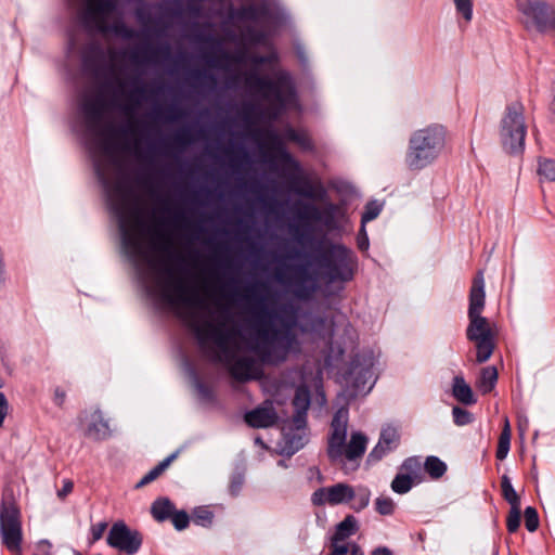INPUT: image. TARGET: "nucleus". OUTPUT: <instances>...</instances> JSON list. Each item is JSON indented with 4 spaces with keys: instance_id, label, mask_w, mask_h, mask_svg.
<instances>
[{
    "instance_id": "nucleus-1",
    "label": "nucleus",
    "mask_w": 555,
    "mask_h": 555,
    "mask_svg": "<svg viewBox=\"0 0 555 555\" xmlns=\"http://www.w3.org/2000/svg\"><path fill=\"white\" fill-rule=\"evenodd\" d=\"M164 273L165 276L159 275L156 279L160 297L176 309L177 315L192 330L201 349L207 351L214 362L223 364L234 379H260L263 375V364L283 363L298 345L295 333L297 315L292 307H281L279 313H273L262 305L264 298L246 294L243 296L244 299H257V305L251 311L260 326L257 327V339L249 341L248 349L258 359L237 356L234 340L241 337L240 332L235 328H224L223 323L201 322L197 314L190 310L203 307L196 288L182 279H175L170 268H165ZM263 287V284L248 286L246 293L254 295L257 289Z\"/></svg>"
},
{
    "instance_id": "nucleus-2",
    "label": "nucleus",
    "mask_w": 555,
    "mask_h": 555,
    "mask_svg": "<svg viewBox=\"0 0 555 555\" xmlns=\"http://www.w3.org/2000/svg\"><path fill=\"white\" fill-rule=\"evenodd\" d=\"M486 304L485 293V279L483 272L478 271L475 275L472 287L469 291V306H468V326L466 328V338L475 344L476 347V362H487L495 348V336L491 322L482 317V311Z\"/></svg>"
},
{
    "instance_id": "nucleus-3",
    "label": "nucleus",
    "mask_w": 555,
    "mask_h": 555,
    "mask_svg": "<svg viewBox=\"0 0 555 555\" xmlns=\"http://www.w3.org/2000/svg\"><path fill=\"white\" fill-rule=\"evenodd\" d=\"M319 278L326 284L346 283L353 279L358 260L354 253L343 244L325 242L315 257Z\"/></svg>"
},
{
    "instance_id": "nucleus-4",
    "label": "nucleus",
    "mask_w": 555,
    "mask_h": 555,
    "mask_svg": "<svg viewBox=\"0 0 555 555\" xmlns=\"http://www.w3.org/2000/svg\"><path fill=\"white\" fill-rule=\"evenodd\" d=\"M446 129L431 125L415 131L409 141L405 164L411 170H421L431 164L444 146Z\"/></svg>"
},
{
    "instance_id": "nucleus-5",
    "label": "nucleus",
    "mask_w": 555,
    "mask_h": 555,
    "mask_svg": "<svg viewBox=\"0 0 555 555\" xmlns=\"http://www.w3.org/2000/svg\"><path fill=\"white\" fill-rule=\"evenodd\" d=\"M245 81L250 89L275 104L271 113L273 119L278 118L285 108L297 102L295 86L287 72H278L274 75V79L250 74L246 77Z\"/></svg>"
},
{
    "instance_id": "nucleus-6",
    "label": "nucleus",
    "mask_w": 555,
    "mask_h": 555,
    "mask_svg": "<svg viewBox=\"0 0 555 555\" xmlns=\"http://www.w3.org/2000/svg\"><path fill=\"white\" fill-rule=\"evenodd\" d=\"M87 9L81 15L82 24L88 29H95L101 34L112 33L124 39H131L134 36L132 28L122 21L112 25L106 23V16L116 9L117 0H86Z\"/></svg>"
},
{
    "instance_id": "nucleus-7",
    "label": "nucleus",
    "mask_w": 555,
    "mask_h": 555,
    "mask_svg": "<svg viewBox=\"0 0 555 555\" xmlns=\"http://www.w3.org/2000/svg\"><path fill=\"white\" fill-rule=\"evenodd\" d=\"M524 113L522 103L516 101L506 106L502 117L500 139L503 149L509 154L521 153L525 149L527 126Z\"/></svg>"
},
{
    "instance_id": "nucleus-8",
    "label": "nucleus",
    "mask_w": 555,
    "mask_h": 555,
    "mask_svg": "<svg viewBox=\"0 0 555 555\" xmlns=\"http://www.w3.org/2000/svg\"><path fill=\"white\" fill-rule=\"evenodd\" d=\"M81 113L85 118L86 128L89 133L94 137L103 138V147L106 153H113L114 146L112 138L115 134L113 127H107L104 131L101 127L104 112L106 109V102L102 95L94 98H86L80 105Z\"/></svg>"
},
{
    "instance_id": "nucleus-9",
    "label": "nucleus",
    "mask_w": 555,
    "mask_h": 555,
    "mask_svg": "<svg viewBox=\"0 0 555 555\" xmlns=\"http://www.w3.org/2000/svg\"><path fill=\"white\" fill-rule=\"evenodd\" d=\"M517 7L524 14L527 29L539 33L555 31V9L537 0H517Z\"/></svg>"
},
{
    "instance_id": "nucleus-10",
    "label": "nucleus",
    "mask_w": 555,
    "mask_h": 555,
    "mask_svg": "<svg viewBox=\"0 0 555 555\" xmlns=\"http://www.w3.org/2000/svg\"><path fill=\"white\" fill-rule=\"evenodd\" d=\"M2 542L13 553L21 552L22 524L20 509L14 503H2L0 509Z\"/></svg>"
},
{
    "instance_id": "nucleus-11",
    "label": "nucleus",
    "mask_w": 555,
    "mask_h": 555,
    "mask_svg": "<svg viewBox=\"0 0 555 555\" xmlns=\"http://www.w3.org/2000/svg\"><path fill=\"white\" fill-rule=\"evenodd\" d=\"M106 542L121 553L134 555L142 546L143 535L139 530L131 529L125 521L119 520L112 525Z\"/></svg>"
},
{
    "instance_id": "nucleus-12",
    "label": "nucleus",
    "mask_w": 555,
    "mask_h": 555,
    "mask_svg": "<svg viewBox=\"0 0 555 555\" xmlns=\"http://www.w3.org/2000/svg\"><path fill=\"white\" fill-rule=\"evenodd\" d=\"M348 429V410L340 408L333 416L331 433L327 439V455L332 462L343 460L344 447Z\"/></svg>"
},
{
    "instance_id": "nucleus-13",
    "label": "nucleus",
    "mask_w": 555,
    "mask_h": 555,
    "mask_svg": "<svg viewBox=\"0 0 555 555\" xmlns=\"http://www.w3.org/2000/svg\"><path fill=\"white\" fill-rule=\"evenodd\" d=\"M352 495V486L345 482H338L330 487H322L317 489L311 494V503L314 506H324L326 504L335 506L349 503Z\"/></svg>"
},
{
    "instance_id": "nucleus-14",
    "label": "nucleus",
    "mask_w": 555,
    "mask_h": 555,
    "mask_svg": "<svg viewBox=\"0 0 555 555\" xmlns=\"http://www.w3.org/2000/svg\"><path fill=\"white\" fill-rule=\"evenodd\" d=\"M230 16L237 23L264 24L272 17V5L270 1L262 0L259 3H250L233 9Z\"/></svg>"
},
{
    "instance_id": "nucleus-15",
    "label": "nucleus",
    "mask_w": 555,
    "mask_h": 555,
    "mask_svg": "<svg viewBox=\"0 0 555 555\" xmlns=\"http://www.w3.org/2000/svg\"><path fill=\"white\" fill-rule=\"evenodd\" d=\"M400 444V434L393 426H386L382 429L377 444L367 455L369 463H376L384 456L395 451Z\"/></svg>"
},
{
    "instance_id": "nucleus-16",
    "label": "nucleus",
    "mask_w": 555,
    "mask_h": 555,
    "mask_svg": "<svg viewBox=\"0 0 555 555\" xmlns=\"http://www.w3.org/2000/svg\"><path fill=\"white\" fill-rule=\"evenodd\" d=\"M295 295L300 299H309L318 291V278L309 273L307 266H297L289 279Z\"/></svg>"
},
{
    "instance_id": "nucleus-17",
    "label": "nucleus",
    "mask_w": 555,
    "mask_h": 555,
    "mask_svg": "<svg viewBox=\"0 0 555 555\" xmlns=\"http://www.w3.org/2000/svg\"><path fill=\"white\" fill-rule=\"evenodd\" d=\"M116 212L119 217V228L121 232V241L124 247L127 249L128 254L131 257H140L142 255V244L140 237L131 230L127 214H126V205L122 201L119 205L116 206Z\"/></svg>"
},
{
    "instance_id": "nucleus-18",
    "label": "nucleus",
    "mask_w": 555,
    "mask_h": 555,
    "mask_svg": "<svg viewBox=\"0 0 555 555\" xmlns=\"http://www.w3.org/2000/svg\"><path fill=\"white\" fill-rule=\"evenodd\" d=\"M339 212L340 208L338 205L327 203L322 209L313 205L306 206L300 217L302 219L321 222L324 227L332 230L336 227Z\"/></svg>"
},
{
    "instance_id": "nucleus-19",
    "label": "nucleus",
    "mask_w": 555,
    "mask_h": 555,
    "mask_svg": "<svg viewBox=\"0 0 555 555\" xmlns=\"http://www.w3.org/2000/svg\"><path fill=\"white\" fill-rule=\"evenodd\" d=\"M246 424L254 428H267L273 426L278 421V414L272 402L267 401L262 405L248 411L244 415Z\"/></svg>"
},
{
    "instance_id": "nucleus-20",
    "label": "nucleus",
    "mask_w": 555,
    "mask_h": 555,
    "mask_svg": "<svg viewBox=\"0 0 555 555\" xmlns=\"http://www.w3.org/2000/svg\"><path fill=\"white\" fill-rule=\"evenodd\" d=\"M85 420L87 422V437L100 441L105 440L111 436L108 421L105 420L104 414L100 409H94L90 413H86Z\"/></svg>"
},
{
    "instance_id": "nucleus-21",
    "label": "nucleus",
    "mask_w": 555,
    "mask_h": 555,
    "mask_svg": "<svg viewBox=\"0 0 555 555\" xmlns=\"http://www.w3.org/2000/svg\"><path fill=\"white\" fill-rule=\"evenodd\" d=\"M310 403L311 395L309 388L306 385L298 386L293 399V405L295 409L293 423L297 429H301L306 426L307 412L310 408Z\"/></svg>"
},
{
    "instance_id": "nucleus-22",
    "label": "nucleus",
    "mask_w": 555,
    "mask_h": 555,
    "mask_svg": "<svg viewBox=\"0 0 555 555\" xmlns=\"http://www.w3.org/2000/svg\"><path fill=\"white\" fill-rule=\"evenodd\" d=\"M366 436L360 431H354L351 434L349 442H345L343 457H345L347 461H356L361 459L366 450Z\"/></svg>"
},
{
    "instance_id": "nucleus-23",
    "label": "nucleus",
    "mask_w": 555,
    "mask_h": 555,
    "mask_svg": "<svg viewBox=\"0 0 555 555\" xmlns=\"http://www.w3.org/2000/svg\"><path fill=\"white\" fill-rule=\"evenodd\" d=\"M293 182L295 192L304 197L323 199L326 195V191L320 182L313 184L306 178H294Z\"/></svg>"
},
{
    "instance_id": "nucleus-24",
    "label": "nucleus",
    "mask_w": 555,
    "mask_h": 555,
    "mask_svg": "<svg viewBox=\"0 0 555 555\" xmlns=\"http://www.w3.org/2000/svg\"><path fill=\"white\" fill-rule=\"evenodd\" d=\"M175 511L176 506L168 498H158L151 505V514L158 522L169 520Z\"/></svg>"
},
{
    "instance_id": "nucleus-25",
    "label": "nucleus",
    "mask_w": 555,
    "mask_h": 555,
    "mask_svg": "<svg viewBox=\"0 0 555 555\" xmlns=\"http://www.w3.org/2000/svg\"><path fill=\"white\" fill-rule=\"evenodd\" d=\"M453 397L461 403L473 404L476 402L470 386L464 380L462 376L453 378Z\"/></svg>"
},
{
    "instance_id": "nucleus-26",
    "label": "nucleus",
    "mask_w": 555,
    "mask_h": 555,
    "mask_svg": "<svg viewBox=\"0 0 555 555\" xmlns=\"http://www.w3.org/2000/svg\"><path fill=\"white\" fill-rule=\"evenodd\" d=\"M357 531V519L352 515H347L344 520L336 526L335 532L332 537H334L335 540H346Z\"/></svg>"
},
{
    "instance_id": "nucleus-27",
    "label": "nucleus",
    "mask_w": 555,
    "mask_h": 555,
    "mask_svg": "<svg viewBox=\"0 0 555 555\" xmlns=\"http://www.w3.org/2000/svg\"><path fill=\"white\" fill-rule=\"evenodd\" d=\"M498 380V371L495 366H487L481 370L478 380V388L482 393L490 392Z\"/></svg>"
},
{
    "instance_id": "nucleus-28",
    "label": "nucleus",
    "mask_w": 555,
    "mask_h": 555,
    "mask_svg": "<svg viewBox=\"0 0 555 555\" xmlns=\"http://www.w3.org/2000/svg\"><path fill=\"white\" fill-rule=\"evenodd\" d=\"M176 457V454H171L169 455L168 457H166L165 460H163L159 464H157L154 468H152L147 474H145L141 480L137 483V488H141V487H144L146 485H149L150 482L154 481L155 479H157L165 470L166 468L170 465V463L172 462V460Z\"/></svg>"
},
{
    "instance_id": "nucleus-29",
    "label": "nucleus",
    "mask_w": 555,
    "mask_h": 555,
    "mask_svg": "<svg viewBox=\"0 0 555 555\" xmlns=\"http://www.w3.org/2000/svg\"><path fill=\"white\" fill-rule=\"evenodd\" d=\"M424 469L433 479H439L447 472V465L439 457L430 455L424 462Z\"/></svg>"
},
{
    "instance_id": "nucleus-30",
    "label": "nucleus",
    "mask_w": 555,
    "mask_h": 555,
    "mask_svg": "<svg viewBox=\"0 0 555 555\" xmlns=\"http://www.w3.org/2000/svg\"><path fill=\"white\" fill-rule=\"evenodd\" d=\"M370 500L371 491L366 487L353 488V495L349 502L351 503L350 507L356 512H360L369 505Z\"/></svg>"
},
{
    "instance_id": "nucleus-31",
    "label": "nucleus",
    "mask_w": 555,
    "mask_h": 555,
    "mask_svg": "<svg viewBox=\"0 0 555 555\" xmlns=\"http://www.w3.org/2000/svg\"><path fill=\"white\" fill-rule=\"evenodd\" d=\"M501 490L504 500L511 505V507H520V498L515 491L507 475H503L501 477Z\"/></svg>"
},
{
    "instance_id": "nucleus-32",
    "label": "nucleus",
    "mask_w": 555,
    "mask_h": 555,
    "mask_svg": "<svg viewBox=\"0 0 555 555\" xmlns=\"http://www.w3.org/2000/svg\"><path fill=\"white\" fill-rule=\"evenodd\" d=\"M286 140L297 143L304 150H312L313 144L307 132L288 127L284 131Z\"/></svg>"
},
{
    "instance_id": "nucleus-33",
    "label": "nucleus",
    "mask_w": 555,
    "mask_h": 555,
    "mask_svg": "<svg viewBox=\"0 0 555 555\" xmlns=\"http://www.w3.org/2000/svg\"><path fill=\"white\" fill-rule=\"evenodd\" d=\"M511 446V428L508 420H505L504 428L500 435L495 456L498 460L503 461L509 451Z\"/></svg>"
},
{
    "instance_id": "nucleus-34",
    "label": "nucleus",
    "mask_w": 555,
    "mask_h": 555,
    "mask_svg": "<svg viewBox=\"0 0 555 555\" xmlns=\"http://www.w3.org/2000/svg\"><path fill=\"white\" fill-rule=\"evenodd\" d=\"M400 469L402 474L410 475L413 480H418L422 474V462L416 456L408 457L403 461Z\"/></svg>"
},
{
    "instance_id": "nucleus-35",
    "label": "nucleus",
    "mask_w": 555,
    "mask_h": 555,
    "mask_svg": "<svg viewBox=\"0 0 555 555\" xmlns=\"http://www.w3.org/2000/svg\"><path fill=\"white\" fill-rule=\"evenodd\" d=\"M144 92L145 89L143 86L135 87L129 92V103L122 106V112L125 113V115L131 116L134 113L135 108L141 103Z\"/></svg>"
},
{
    "instance_id": "nucleus-36",
    "label": "nucleus",
    "mask_w": 555,
    "mask_h": 555,
    "mask_svg": "<svg viewBox=\"0 0 555 555\" xmlns=\"http://www.w3.org/2000/svg\"><path fill=\"white\" fill-rule=\"evenodd\" d=\"M414 481L410 475L399 473L391 481V489L398 494H404L412 489Z\"/></svg>"
},
{
    "instance_id": "nucleus-37",
    "label": "nucleus",
    "mask_w": 555,
    "mask_h": 555,
    "mask_svg": "<svg viewBox=\"0 0 555 555\" xmlns=\"http://www.w3.org/2000/svg\"><path fill=\"white\" fill-rule=\"evenodd\" d=\"M214 514L207 507H196L193 511V521L194 524L202 527H209L212 524Z\"/></svg>"
},
{
    "instance_id": "nucleus-38",
    "label": "nucleus",
    "mask_w": 555,
    "mask_h": 555,
    "mask_svg": "<svg viewBox=\"0 0 555 555\" xmlns=\"http://www.w3.org/2000/svg\"><path fill=\"white\" fill-rule=\"evenodd\" d=\"M538 173L548 181H555V160L548 158L540 159Z\"/></svg>"
},
{
    "instance_id": "nucleus-39",
    "label": "nucleus",
    "mask_w": 555,
    "mask_h": 555,
    "mask_svg": "<svg viewBox=\"0 0 555 555\" xmlns=\"http://www.w3.org/2000/svg\"><path fill=\"white\" fill-rule=\"evenodd\" d=\"M525 527L529 532H534L539 527V516L534 507L528 506L525 509Z\"/></svg>"
},
{
    "instance_id": "nucleus-40",
    "label": "nucleus",
    "mask_w": 555,
    "mask_h": 555,
    "mask_svg": "<svg viewBox=\"0 0 555 555\" xmlns=\"http://www.w3.org/2000/svg\"><path fill=\"white\" fill-rule=\"evenodd\" d=\"M175 529L182 531L189 527L190 516L185 511L176 509L170 519Z\"/></svg>"
},
{
    "instance_id": "nucleus-41",
    "label": "nucleus",
    "mask_w": 555,
    "mask_h": 555,
    "mask_svg": "<svg viewBox=\"0 0 555 555\" xmlns=\"http://www.w3.org/2000/svg\"><path fill=\"white\" fill-rule=\"evenodd\" d=\"M456 12L463 16L466 23L473 18V1L472 0H453Z\"/></svg>"
},
{
    "instance_id": "nucleus-42",
    "label": "nucleus",
    "mask_w": 555,
    "mask_h": 555,
    "mask_svg": "<svg viewBox=\"0 0 555 555\" xmlns=\"http://www.w3.org/2000/svg\"><path fill=\"white\" fill-rule=\"evenodd\" d=\"M382 207L376 202H370L365 205L364 211L361 217V223L365 224L375 218L380 214Z\"/></svg>"
},
{
    "instance_id": "nucleus-43",
    "label": "nucleus",
    "mask_w": 555,
    "mask_h": 555,
    "mask_svg": "<svg viewBox=\"0 0 555 555\" xmlns=\"http://www.w3.org/2000/svg\"><path fill=\"white\" fill-rule=\"evenodd\" d=\"M520 507H511L506 519V528L508 532L514 533L520 526Z\"/></svg>"
},
{
    "instance_id": "nucleus-44",
    "label": "nucleus",
    "mask_w": 555,
    "mask_h": 555,
    "mask_svg": "<svg viewBox=\"0 0 555 555\" xmlns=\"http://www.w3.org/2000/svg\"><path fill=\"white\" fill-rule=\"evenodd\" d=\"M453 421L457 426H465L473 422V415L467 410L454 406L452 409Z\"/></svg>"
},
{
    "instance_id": "nucleus-45",
    "label": "nucleus",
    "mask_w": 555,
    "mask_h": 555,
    "mask_svg": "<svg viewBox=\"0 0 555 555\" xmlns=\"http://www.w3.org/2000/svg\"><path fill=\"white\" fill-rule=\"evenodd\" d=\"M375 508L380 515H391L395 512V503L388 496H379L375 501Z\"/></svg>"
},
{
    "instance_id": "nucleus-46",
    "label": "nucleus",
    "mask_w": 555,
    "mask_h": 555,
    "mask_svg": "<svg viewBox=\"0 0 555 555\" xmlns=\"http://www.w3.org/2000/svg\"><path fill=\"white\" fill-rule=\"evenodd\" d=\"M245 37L253 43H262L267 39V34L262 29H258L255 26H247L244 29Z\"/></svg>"
},
{
    "instance_id": "nucleus-47",
    "label": "nucleus",
    "mask_w": 555,
    "mask_h": 555,
    "mask_svg": "<svg viewBox=\"0 0 555 555\" xmlns=\"http://www.w3.org/2000/svg\"><path fill=\"white\" fill-rule=\"evenodd\" d=\"M103 55L102 49L98 44H91L82 54V62L86 67L92 66L93 57H101Z\"/></svg>"
},
{
    "instance_id": "nucleus-48",
    "label": "nucleus",
    "mask_w": 555,
    "mask_h": 555,
    "mask_svg": "<svg viewBox=\"0 0 555 555\" xmlns=\"http://www.w3.org/2000/svg\"><path fill=\"white\" fill-rule=\"evenodd\" d=\"M344 540H335L334 537L331 538V554L332 555H346L350 551V545L347 543H340Z\"/></svg>"
},
{
    "instance_id": "nucleus-49",
    "label": "nucleus",
    "mask_w": 555,
    "mask_h": 555,
    "mask_svg": "<svg viewBox=\"0 0 555 555\" xmlns=\"http://www.w3.org/2000/svg\"><path fill=\"white\" fill-rule=\"evenodd\" d=\"M107 529V522L101 521L91 527L92 541H99L102 539L104 532Z\"/></svg>"
},
{
    "instance_id": "nucleus-50",
    "label": "nucleus",
    "mask_w": 555,
    "mask_h": 555,
    "mask_svg": "<svg viewBox=\"0 0 555 555\" xmlns=\"http://www.w3.org/2000/svg\"><path fill=\"white\" fill-rule=\"evenodd\" d=\"M173 141L179 145H188L192 142V138L189 130L184 129L176 133Z\"/></svg>"
},
{
    "instance_id": "nucleus-51",
    "label": "nucleus",
    "mask_w": 555,
    "mask_h": 555,
    "mask_svg": "<svg viewBox=\"0 0 555 555\" xmlns=\"http://www.w3.org/2000/svg\"><path fill=\"white\" fill-rule=\"evenodd\" d=\"M357 243L360 250H366L369 248V238L365 232V224L361 225Z\"/></svg>"
},
{
    "instance_id": "nucleus-52",
    "label": "nucleus",
    "mask_w": 555,
    "mask_h": 555,
    "mask_svg": "<svg viewBox=\"0 0 555 555\" xmlns=\"http://www.w3.org/2000/svg\"><path fill=\"white\" fill-rule=\"evenodd\" d=\"M66 400V392L61 389L60 387L55 388L54 390V397H53V402L57 405V406H63L64 402Z\"/></svg>"
},
{
    "instance_id": "nucleus-53",
    "label": "nucleus",
    "mask_w": 555,
    "mask_h": 555,
    "mask_svg": "<svg viewBox=\"0 0 555 555\" xmlns=\"http://www.w3.org/2000/svg\"><path fill=\"white\" fill-rule=\"evenodd\" d=\"M280 155L282 160L289 164L294 169L299 170V164L292 157V155L288 152L281 149Z\"/></svg>"
},
{
    "instance_id": "nucleus-54",
    "label": "nucleus",
    "mask_w": 555,
    "mask_h": 555,
    "mask_svg": "<svg viewBox=\"0 0 555 555\" xmlns=\"http://www.w3.org/2000/svg\"><path fill=\"white\" fill-rule=\"evenodd\" d=\"M74 483L70 480H64L63 487L59 490V498L63 499L73 491Z\"/></svg>"
},
{
    "instance_id": "nucleus-55",
    "label": "nucleus",
    "mask_w": 555,
    "mask_h": 555,
    "mask_svg": "<svg viewBox=\"0 0 555 555\" xmlns=\"http://www.w3.org/2000/svg\"><path fill=\"white\" fill-rule=\"evenodd\" d=\"M8 402L5 396L0 392V425H2L4 417L7 415Z\"/></svg>"
},
{
    "instance_id": "nucleus-56",
    "label": "nucleus",
    "mask_w": 555,
    "mask_h": 555,
    "mask_svg": "<svg viewBox=\"0 0 555 555\" xmlns=\"http://www.w3.org/2000/svg\"><path fill=\"white\" fill-rule=\"evenodd\" d=\"M198 39L204 43H209V44H218L219 43L218 38L212 34L201 35Z\"/></svg>"
},
{
    "instance_id": "nucleus-57",
    "label": "nucleus",
    "mask_w": 555,
    "mask_h": 555,
    "mask_svg": "<svg viewBox=\"0 0 555 555\" xmlns=\"http://www.w3.org/2000/svg\"><path fill=\"white\" fill-rule=\"evenodd\" d=\"M229 59V54L227 52H221L220 55L216 57H209L208 62L212 66L219 65L220 61H225Z\"/></svg>"
},
{
    "instance_id": "nucleus-58",
    "label": "nucleus",
    "mask_w": 555,
    "mask_h": 555,
    "mask_svg": "<svg viewBox=\"0 0 555 555\" xmlns=\"http://www.w3.org/2000/svg\"><path fill=\"white\" fill-rule=\"evenodd\" d=\"M173 223L175 224H179V225H183L184 228H189V224L186 222V218L181 212H176L175 214V216H173Z\"/></svg>"
},
{
    "instance_id": "nucleus-59",
    "label": "nucleus",
    "mask_w": 555,
    "mask_h": 555,
    "mask_svg": "<svg viewBox=\"0 0 555 555\" xmlns=\"http://www.w3.org/2000/svg\"><path fill=\"white\" fill-rule=\"evenodd\" d=\"M371 555H393V553L387 546H378L371 552Z\"/></svg>"
},
{
    "instance_id": "nucleus-60",
    "label": "nucleus",
    "mask_w": 555,
    "mask_h": 555,
    "mask_svg": "<svg viewBox=\"0 0 555 555\" xmlns=\"http://www.w3.org/2000/svg\"><path fill=\"white\" fill-rule=\"evenodd\" d=\"M350 555H364L363 551L361 550V547L353 543L350 545Z\"/></svg>"
},
{
    "instance_id": "nucleus-61",
    "label": "nucleus",
    "mask_w": 555,
    "mask_h": 555,
    "mask_svg": "<svg viewBox=\"0 0 555 555\" xmlns=\"http://www.w3.org/2000/svg\"><path fill=\"white\" fill-rule=\"evenodd\" d=\"M158 54L168 55L169 54V48L165 47L164 49L152 51L151 56H156Z\"/></svg>"
},
{
    "instance_id": "nucleus-62",
    "label": "nucleus",
    "mask_w": 555,
    "mask_h": 555,
    "mask_svg": "<svg viewBox=\"0 0 555 555\" xmlns=\"http://www.w3.org/2000/svg\"><path fill=\"white\" fill-rule=\"evenodd\" d=\"M158 236L164 241V244L162 246V250L167 251L169 249V247H170V241L167 240L164 235L159 234Z\"/></svg>"
},
{
    "instance_id": "nucleus-63",
    "label": "nucleus",
    "mask_w": 555,
    "mask_h": 555,
    "mask_svg": "<svg viewBox=\"0 0 555 555\" xmlns=\"http://www.w3.org/2000/svg\"><path fill=\"white\" fill-rule=\"evenodd\" d=\"M121 133L122 134H133L134 133V129H133L132 125L129 124L127 127L122 128L121 129Z\"/></svg>"
},
{
    "instance_id": "nucleus-64",
    "label": "nucleus",
    "mask_w": 555,
    "mask_h": 555,
    "mask_svg": "<svg viewBox=\"0 0 555 555\" xmlns=\"http://www.w3.org/2000/svg\"><path fill=\"white\" fill-rule=\"evenodd\" d=\"M241 483H242V482H241V481H238V482H233V483L231 485V492H232L233 494H236V493L238 492L240 487H241Z\"/></svg>"
}]
</instances>
